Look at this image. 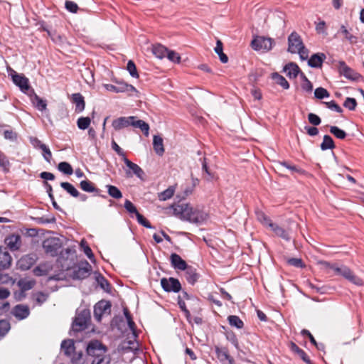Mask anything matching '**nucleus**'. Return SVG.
Masks as SVG:
<instances>
[{
    "label": "nucleus",
    "mask_w": 364,
    "mask_h": 364,
    "mask_svg": "<svg viewBox=\"0 0 364 364\" xmlns=\"http://www.w3.org/2000/svg\"><path fill=\"white\" fill-rule=\"evenodd\" d=\"M124 206L127 212L135 214L136 217L137 216V213H139L135 205L129 200H125Z\"/></svg>",
    "instance_id": "nucleus-61"
},
{
    "label": "nucleus",
    "mask_w": 364,
    "mask_h": 364,
    "mask_svg": "<svg viewBox=\"0 0 364 364\" xmlns=\"http://www.w3.org/2000/svg\"><path fill=\"white\" fill-rule=\"evenodd\" d=\"M338 65L340 74L343 75L346 78L353 81H358L361 77V75L358 73L348 66L344 61H339Z\"/></svg>",
    "instance_id": "nucleus-14"
},
{
    "label": "nucleus",
    "mask_w": 364,
    "mask_h": 364,
    "mask_svg": "<svg viewBox=\"0 0 364 364\" xmlns=\"http://www.w3.org/2000/svg\"><path fill=\"white\" fill-rule=\"evenodd\" d=\"M322 151L333 149L335 148V143L332 137L328 134L323 136V141L320 145Z\"/></svg>",
    "instance_id": "nucleus-38"
},
{
    "label": "nucleus",
    "mask_w": 364,
    "mask_h": 364,
    "mask_svg": "<svg viewBox=\"0 0 364 364\" xmlns=\"http://www.w3.org/2000/svg\"><path fill=\"white\" fill-rule=\"evenodd\" d=\"M132 127L139 128L146 136H149V125L144 120L138 119L137 117L134 116Z\"/></svg>",
    "instance_id": "nucleus-33"
},
{
    "label": "nucleus",
    "mask_w": 364,
    "mask_h": 364,
    "mask_svg": "<svg viewBox=\"0 0 364 364\" xmlns=\"http://www.w3.org/2000/svg\"><path fill=\"white\" fill-rule=\"evenodd\" d=\"M32 100H33V103L35 107L38 110H39L41 112H43V111L46 110V109H47V102H46V100L41 98L36 94H34V97H33V99Z\"/></svg>",
    "instance_id": "nucleus-39"
},
{
    "label": "nucleus",
    "mask_w": 364,
    "mask_h": 364,
    "mask_svg": "<svg viewBox=\"0 0 364 364\" xmlns=\"http://www.w3.org/2000/svg\"><path fill=\"white\" fill-rule=\"evenodd\" d=\"M174 191V187L169 186L167 189L159 193V199L160 200H166L173 196Z\"/></svg>",
    "instance_id": "nucleus-49"
},
{
    "label": "nucleus",
    "mask_w": 364,
    "mask_h": 364,
    "mask_svg": "<svg viewBox=\"0 0 364 364\" xmlns=\"http://www.w3.org/2000/svg\"><path fill=\"white\" fill-rule=\"evenodd\" d=\"M61 350L68 358H71L75 350V341L73 339H65L60 345Z\"/></svg>",
    "instance_id": "nucleus-25"
},
{
    "label": "nucleus",
    "mask_w": 364,
    "mask_h": 364,
    "mask_svg": "<svg viewBox=\"0 0 364 364\" xmlns=\"http://www.w3.org/2000/svg\"><path fill=\"white\" fill-rule=\"evenodd\" d=\"M134 116L120 117L112 121V126L114 130L119 131L133 125Z\"/></svg>",
    "instance_id": "nucleus-18"
},
{
    "label": "nucleus",
    "mask_w": 364,
    "mask_h": 364,
    "mask_svg": "<svg viewBox=\"0 0 364 364\" xmlns=\"http://www.w3.org/2000/svg\"><path fill=\"white\" fill-rule=\"evenodd\" d=\"M274 40L269 37L257 36L251 42V46L255 50H264L269 51L274 46Z\"/></svg>",
    "instance_id": "nucleus-8"
},
{
    "label": "nucleus",
    "mask_w": 364,
    "mask_h": 364,
    "mask_svg": "<svg viewBox=\"0 0 364 364\" xmlns=\"http://www.w3.org/2000/svg\"><path fill=\"white\" fill-rule=\"evenodd\" d=\"M272 78L275 81L277 85H279L283 89L288 90L289 88V83L284 77L279 75L278 73H273Z\"/></svg>",
    "instance_id": "nucleus-36"
},
{
    "label": "nucleus",
    "mask_w": 364,
    "mask_h": 364,
    "mask_svg": "<svg viewBox=\"0 0 364 364\" xmlns=\"http://www.w3.org/2000/svg\"><path fill=\"white\" fill-rule=\"evenodd\" d=\"M324 264L326 267L332 269L336 275L343 277L352 284L359 287L364 285L363 280L356 276L348 267L346 265H341L339 267L336 264H331L328 262H325Z\"/></svg>",
    "instance_id": "nucleus-2"
},
{
    "label": "nucleus",
    "mask_w": 364,
    "mask_h": 364,
    "mask_svg": "<svg viewBox=\"0 0 364 364\" xmlns=\"http://www.w3.org/2000/svg\"><path fill=\"white\" fill-rule=\"evenodd\" d=\"M92 267L86 260L81 262L73 271V279H84L88 277L91 273Z\"/></svg>",
    "instance_id": "nucleus-10"
},
{
    "label": "nucleus",
    "mask_w": 364,
    "mask_h": 364,
    "mask_svg": "<svg viewBox=\"0 0 364 364\" xmlns=\"http://www.w3.org/2000/svg\"><path fill=\"white\" fill-rule=\"evenodd\" d=\"M330 132L339 139H344L347 136V134L344 130L336 126H331Z\"/></svg>",
    "instance_id": "nucleus-50"
},
{
    "label": "nucleus",
    "mask_w": 364,
    "mask_h": 364,
    "mask_svg": "<svg viewBox=\"0 0 364 364\" xmlns=\"http://www.w3.org/2000/svg\"><path fill=\"white\" fill-rule=\"evenodd\" d=\"M80 186L81 189L87 193H95L96 196H100L103 198H106L107 196L105 195H101V191L97 188H95L93 183L89 180H83L80 183Z\"/></svg>",
    "instance_id": "nucleus-26"
},
{
    "label": "nucleus",
    "mask_w": 364,
    "mask_h": 364,
    "mask_svg": "<svg viewBox=\"0 0 364 364\" xmlns=\"http://www.w3.org/2000/svg\"><path fill=\"white\" fill-rule=\"evenodd\" d=\"M198 265L197 264H188L183 260V277L187 282L193 286L200 277V274L198 270Z\"/></svg>",
    "instance_id": "nucleus-5"
},
{
    "label": "nucleus",
    "mask_w": 364,
    "mask_h": 364,
    "mask_svg": "<svg viewBox=\"0 0 364 364\" xmlns=\"http://www.w3.org/2000/svg\"><path fill=\"white\" fill-rule=\"evenodd\" d=\"M283 70L286 73L287 76L290 79L296 78L298 75H300V73H302L298 65L293 62L286 64Z\"/></svg>",
    "instance_id": "nucleus-24"
},
{
    "label": "nucleus",
    "mask_w": 364,
    "mask_h": 364,
    "mask_svg": "<svg viewBox=\"0 0 364 364\" xmlns=\"http://www.w3.org/2000/svg\"><path fill=\"white\" fill-rule=\"evenodd\" d=\"M326 58V55L323 53H314L309 59L308 65L314 68H320Z\"/></svg>",
    "instance_id": "nucleus-23"
},
{
    "label": "nucleus",
    "mask_w": 364,
    "mask_h": 364,
    "mask_svg": "<svg viewBox=\"0 0 364 364\" xmlns=\"http://www.w3.org/2000/svg\"><path fill=\"white\" fill-rule=\"evenodd\" d=\"M111 303L109 301L101 300L94 306V316L97 321H100L104 314L107 310L110 311Z\"/></svg>",
    "instance_id": "nucleus-17"
},
{
    "label": "nucleus",
    "mask_w": 364,
    "mask_h": 364,
    "mask_svg": "<svg viewBox=\"0 0 364 364\" xmlns=\"http://www.w3.org/2000/svg\"><path fill=\"white\" fill-rule=\"evenodd\" d=\"M171 265L177 269L182 270V258L176 253H172L170 257Z\"/></svg>",
    "instance_id": "nucleus-46"
},
{
    "label": "nucleus",
    "mask_w": 364,
    "mask_h": 364,
    "mask_svg": "<svg viewBox=\"0 0 364 364\" xmlns=\"http://www.w3.org/2000/svg\"><path fill=\"white\" fill-rule=\"evenodd\" d=\"M107 193L109 196L114 199H120L122 198V191L115 186L107 185Z\"/></svg>",
    "instance_id": "nucleus-42"
},
{
    "label": "nucleus",
    "mask_w": 364,
    "mask_h": 364,
    "mask_svg": "<svg viewBox=\"0 0 364 364\" xmlns=\"http://www.w3.org/2000/svg\"><path fill=\"white\" fill-rule=\"evenodd\" d=\"M48 294L39 291L35 294V299L38 305L41 306L48 299Z\"/></svg>",
    "instance_id": "nucleus-59"
},
{
    "label": "nucleus",
    "mask_w": 364,
    "mask_h": 364,
    "mask_svg": "<svg viewBox=\"0 0 364 364\" xmlns=\"http://www.w3.org/2000/svg\"><path fill=\"white\" fill-rule=\"evenodd\" d=\"M65 9L70 13L75 14L78 10V6L76 3L72 1H66L65 3Z\"/></svg>",
    "instance_id": "nucleus-63"
},
{
    "label": "nucleus",
    "mask_w": 364,
    "mask_h": 364,
    "mask_svg": "<svg viewBox=\"0 0 364 364\" xmlns=\"http://www.w3.org/2000/svg\"><path fill=\"white\" fill-rule=\"evenodd\" d=\"M338 32L341 33L350 44H356L358 42V38L351 34L344 25L341 26Z\"/></svg>",
    "instance_id": "nucleus-32"
},
{
    "label": "nucleus",
    "mask_w": 364,
    "mask_h": 364,
    "mask_svg": "<svg viewBox=\"0 0 364 364\" xmlns=\"http://www.w3.org/2000/svg\"><path fill=\"white\" fill-rule=\"evenodd\" d=\"M95 279L102 289L106 292H110V284L104 276L100 273H96Z\"/></svg>",
    "instance_id": "nucleus-34"
},
{
    "label": "nucleus",
    "mask_w": 364,
    "mask_h": 364,
    "mask_svg": "<svg viewBox=\"0 0 364 364\" xmlns=\"http://www.w3.org/2000/svg\"><path fill=\"white\" fill-rule=\"evenodd\" d=\"M127 70H128V72L129 73L130 75L132 77H135V78L139 77V74H138V72L136 70V67L134 63L132 60L128 61L127 65Z\"/></svg>",
    "instance_id": "nucleus-56"
},
{
    "label": "nucleus",
    "mask_w": 364,
    "mask_h": 364,
    "mask_svg": "<svg viewBox=\"0 0 364 364\" xmlns=\"http://www.w3.org/2000/svg\"><path fill=\"white\" fill-rule=\"evenodd\" d=\"M80 248L83 250L84 253L86 255V256L92 261V262H94L95 261V256H94V254L92 253V251L91 250V248L89 247V245H87V242L85 241L84 240H82L81 242H80Z\"/></svg>",
    "instance_id": "nucleus-48"
},
{
    "label": "nucleus",
    "mask_w": 364,
    "mask_h": 364,
    "mask_svg": "<svg viewBox=\"0 0 364 364\" xmlns=\"http://www.w3.org/2000/svg\"><path fill=\"white\" fill-rule=\"evenodd\" d=\"M58 169L64 174L71 175L73 173L72 166L66 161L60 162L58 165Z\"/></svg>",
    "instance_id": "nucleus-45"
},
{
    "label": "nucleus",
    "mask_w": 364,
    "mask_h": 364,
    "mask_svg": "<svg viewBox=\"0 0 364 364\" xmlns=\"http://www.w3.org/2000/svg\"><path fill=\"white\" fill-rule=\"evenodd\" d=\"M269 228L277 236L284 239L286 241H290L291 237L289 233L282 227L276 223H271L269 224Z\"/></svg>",
    "instance_id": "nucleus-29"
},
{
    "label": "nucleus",
    "mask_w": 364,
    "mask_h": 364,
    "mask_svg": "<svg viewBox=\"0 0 364 364\" xmlns=\"http://www.w3.org/2000/svg\"><path fill=\"white\" fill-rule=\"evenodd\" d=\"M60 186L73 197L76 198L80 196V193L75 187L68 182H61Z\"/></svg>",
    "instance_id": "nucleus-40"
},
{
    "label": "nucleus",
    "mask_w": 364,
    "mask_h": 364,
    "mask_svg": "<svg viewBox=\"0 0 364 364\" xmlns=\"http://www.w3.org/2000/svg\"><path fill=\"white\" fill-rule=\"evenodd\" d=\"M343 106L350 111L355 109L357 106V101L355 98L347 97L343 102Z\"/></svg>",
    "instance_id": "nucleus-57"
},
{
    "label": "nucleus",
    "mask_w": 364,
    "mask_h": 364,
    "mask_svg": "<svg viewBox=\"0 0 364 364\" xmlns=\"http://www.w3.org/2000/svg\"><path fill=\"white\" fill-rule=\"evenodd\" d=\"M4 242L11 251H16L21 245V237L18 234H11L6 237Z\"/></svg>",
    "instance_id": "nucleus-20"
},
{
    "label": "nucleus",
    "mask_w": 364,
    "mask_h": 364,
    "mask_svg": "<svg viewBox=\"0 0 364 364\" xmlns=\"http://www.w3.org/2000/svg\"><path fill=\"white\" fill-rule=\"evenodd\" d=\"M12 257L6 247H0V271L10 268Z\"/></svg>",
    "instance_id": "nucleus-21"
},
{
    "label": "nucleus",
    "mask_w": 364,
    "mask_h": 364,
    "mask_svg": "<svg viewBox=\"0 0 364 364\" xmlns=\"http://www.w3.org/2000/svg\"><path fill=\"white\" fill-rule=\"evenodd\" d=\"M153 148L156 154L162 156L164 153L163 139L159 135H154L153 138Z\"/></svg>",
    "instance_id": "nucleus-30"
},
{
    "label": "nucleus",
    "mask_w": 364,
    "mask_h": 364,
    "mask_svg": "<svg viewBox=\"0 0 364 364\" xmlns=\"http://www.w3.org/2000/svg\"><path fill=\"white\" fill-rule=\"evenodd\" d=\"M330 95L328 90L323 87H318L314 91V96L318 100H322L325 97H328Z\"/></svg>",
    "instance_id": "nucleus-54"
},
{
    "label": "nucleus",
    "mask_w": 364,
    "mask_h": 364,
    "mask_svg": "<svg viewBox=\"0 0 364 364\" xmlns=\"http://www.w3.org/2000/svg\"><path fill=\"white\" fill-rule=\"evenodd\" d=\"M279 164L287 169H289L291 173H299L303 175L305 173V171L301 168L293 164L291 162L289 161H282L278 162Z\"/></svg>",
    "instance_id": "nucleus-31"
},
{
    "label": "nucleus",
    "mask_w": 364,
    "mask_h": 364,
    "mask_svg": "<svg viewBox=\"0 0 364 364\" xmlns=\"http://www.w3.org/2000/svg\"><path fill=\"white\" fill-rule=\"evenodd\" d=\"M37 259L38 257L36 254H28L21 257V259L17 262V265L21 270H28L35 264Z\"/></svg>",
    "instance_id": "nucleus-16"
},
{
    "label": "nucleus",
    "mask_w": 364,
    "mask_h": 364,
    "mask_svg": "<svg viewBox=\"0 0 364 364\" xmlns=\"http://www.w3.org/2000/svg\"><path fill=\"white\" fill-rule=\"evenodd\" d=\"M35 284L36 282L34 280L20 279L18 282V286L20 287L22 294L31 289Z\"/></svg>",
    "instance_id": "nucleus-41"
},
{
    "label": "nucleus",
    "mask_w": 364,
    "mask_h": 364,
    "mask_svg": "<svg viewBox=\"0 0 364 364\" xmlns=\"http://www.w3.org/2000/svg\"><path fill=\"white\" fill-rule=\"evenodd\" d=\"M114 82L115 85L105 84V88L107 91L113 92L115 93L127 92L130 95H132V92H138L137 90L133 85L128 84L124 81L115 80Z\"/></svg>",
    "instance_id": "nucleus-7"
},
{
    "label": "nucleus",
    "mask_w": 364,
    "mask_h": 364,
    "mask_svg": "<svg viewBox=\"0 0 364 364\" xmlns=\"http://www.w3.org/2000/svg\"><path fill=\"white\" fill-rule=\"evenodd\" d=\"M287 264L289 265L298 267V268H304L305 267V264L301 258H289L287 259Z\"/></svg>",
    "instance_id": "nucleus-58"
},
{
    "label": "nucleus",
    "mask_w": 364,
    "mask_h": 364,
    "mask_svg": "<svg viewBox=\"0 0 364 364\" xmlns=\"http://www.w3.org/2000/svg\"><path fill=\"white\" fill-rule=\"evenodd\" d=\"M186 187L183 190V200L185 196H188L193 194L195 188L199 184V180L197 178L193 177L191 173V178L186 179Z\"/></svg>",
    "instance_id": "nucleus-28"
},
{
    "label": "nucleus",
    "mask_w": 364,
    "mask_h": 364,
    "mask_svg": "<svg viewBox=\"0 0 364 364\" xmlns=\"http://www.w3.org/2000/svg\"><path fill=\"white\" fill-rule=\"evenodd\" d=\"M301 79V87L303 91L311 93L313 90V85L304 73H300Z\"/></svg>",
    "instance_id": "nucleus-37"
},
{
    "label": "nucleus",
    "mask_w": 364,
    "mask_h": 364,
    "mask_svg": "<svg viewBox=\"0 0 364 364\" xmlns=\"http://www.w3.org/2000/svg\"><path fill=\"white\" fill-rule=\"evenodd\" d=\"M183 299L188 301L187 303L183 301V313L189 323L192 324V314H199L201 311L200 300L194 296H191L187 292L183 291Z\"/></svg>",
    "instance_id": "nucleus-3"
},
{
    "label": "nucleus",
    "mask_w": 364,
    "mask_h": 364,
    "mask_svg": "<svg viewBox=\"0 0 364 364\" xmlns=\"http://www.w3.org/2000/svg\"><path fill=\"white\" fill-rule=\"evenodd\" d=\"M106 347L100 341L93 340L88 343L86 352L88 355L94 357L103 355L106 352Z\"/></svg>",
    "instance_id": "nucleus-11"
},
{
    "label": "nucleus",
    "mask_w": 364,
    "mask_h": 364,
    "mask_svg": "<svg viewBox=\"0 0 364 364\" xmlns=\"http://www.w3.org/2000/svg\"><path fill=\"white\" fill-rule=\"evenodd\" d=\"M200 160L201 161L203 172L207 174V176H208V179H212L213 178V173L210 171V169L207 162V159L205 157H203Z\"/></svg>",
    "instance_id": "nucleus-55"
},
{
    "label": "nucleus",
    "mask_w": 364,
    "mask_h": 364,
    "mask_svg": "<svg viewBox=\"0 0 364 364\" xmlns=\"http://www.w3.org/2000/svg\"><path fill=\"white\" fill-rule=\"evenodd\" d=\"M11 313L18 320H23L30 315V309L27 305L17 304L14 307Z\"/></svg>",
    "instance_id": "nucleus-22"
},
{
    "label": "nucleus",
    "mask_w": 364,
    "mask_h": 364,
    "mask_svg": "<svg viewBox=\"0 0 364 364\" xmlns=\"http://www.w3.org/2000/svg\"><path fill=\"white\" fill-rule=\"evenodd\" d=\"M303 41L300 35L296 31H293L288 37V52L296 53L299 48H303Z\"/></svg>",
    "instance_id": "nucleus-12"
},
{
    "label": "nucleus",
    "mask_w": 364,
    "mask_h": 364,
    "mask_svg": "<svg viewBox=\"0 0 364 364\" xmlns=\"http://www.w3.org/2000/svg\"><path fill=\"white\" fill-rule=\"evenodd\" d=\"M3 135L5 139L9 140L11 142H16L18 139V134L13 129H6L3 132Z\"/></svg>",
    "instance_id": "nucleus-52"
},
{
    "label": "nucleus",
    "mask_w": 364,
    "mask_h": 364,
    "mask_svg": "<svg viewBox=\"0 0 364 364\" xmlns=\"http://www.w3.org/2000/svg\"><path fill=\"white\" fill-rule=\"evenodd\" d=\"M0 167L5 173H8L10 170L11 164L4 154H0Z\"/></svg>",
    "instance_id": "nucleus-51"
},
{
    "label": "nucleus",
    "mask_w": 364,
    "mask_h": 364,
    "mask_svg": "<svg viewBox=\"0 0 364 364\" xmlns=\"http://www.w3.org/2000/svg\"><path fill=\"white\" fill-rule=\"evenodd\" d=\"M9 75L11 77L13 82L18 86L21 92L27 93L31 89L28 79L22 74L17 73L11 68L8 69Z\"/></svg>",
    "instance_id": "nucleus-9"
},
{
    "label": "nucleus",
    "mask_w": 364,
    "mask_h": 364,
    "mask_svg": "<svg viewBox=\"0 0 364 364\" xmlns=\"http://www.w3.org/2000/svg\"><path fill=\"white\" fill-rule=\"evenodd\" d=\"M11 325L8 320H0V337L4 336L10 330Z\"/></svg>",
    "instance_id": "nucleus-53"
},
{
    "label": "nucleus",
    "mask_w": 364,
    "mask_h": 364,
    "mask_svg": "<svg viewBox=\"0 0 364 364\" xmlns=\"http://www.w3.org/2000/svg\"><path fill=\"white\" fill-rule=\"evenodd\" d=\"M308 120L309 123L313 124L314 126H318L321 122V118L314 113H309L308 114Z\"/></svg>",
    "instance_id": "nucleus-64"
},
{
    "label": "nucleus",
    "mask_w": 364,
    "mask_h": 364,
    "mask_svg": "<svg viewBox=\"0 0 364 364\" xmlns=\"http://www.w3.org/2000/svg\"><path fill=\"white\" fill-rule=\"evenodd\" d=\"M215 51L219 55L220 60L223 63H228V57L223 53V43L220 41H217Z\"/></svg>",
    "instance_id": "nucleus-44"
},
{
    "label": "nucleus",
    "mask_w": 364,
    "mask_h": 364,
    "mask_svg": "<svg viewBox=\"0 0 364 364\" xmlns=\"http://www.w3.org/2000/svg\"><path fill=\"white\" fill-rule=\"evenodd\" d=\"M325 105L330 109L334 110L338 113H342V108L334 101L324 102Z\"/></svg>",
    "instance_id": "nucleus-62"
},
{
    "label": "nucleus",
    "mask_w": 364,
    "mask_h": 364,
    "mask_svg": "<svg viewBox=\"0 0 364 364\" xmlns=\"http://www.w3.org/2000/svg\"><path fill=\"white\" fill-rule=\"evenodd\" d=\"M215 352L218 359L222 363V364L234 363V359L229 354V351L227 348L215 346Z\"/></svg>",
    "instance_id": "nucleus-19"
},
{
    "label": "nucleus",
    "mask_w": 364,
    "mask_h": 364,
    "mask_svg": "<svg viewBox=\"0 0 364 364\" xmlns=\"http://www.w3.org/2000/svg\"><path fill=\"white\" fill-rule=\"evenodd\" d=\"M208 218V214L198 206L190 203L183 204V220L196 225H201Z\"/></svg>",
    "instance_id": "nucleus-1"
},
{
    "label": "nucleus",
    "mask_w": 364,
    "mask_h": 364,
    "mask_svg": "<svg viewBox=\"0 0 364 364\" xmlns=\"http://www.w3.org/2000/svg\"><path fill=\"white\" fill-rule=\"evenodd\" d=\"M72 100L75 105V112L81 113L85 107L84 97L80 93H74L72 95Z\"/></svg>",
    "instance_id": "nucleus-27"
},
{
    "label": "nucleus",
    "mask_w": 364,
    "mask_h": 364,
    "mask_svg": "<svg viewBox=\"0 0 364 364\" xmlns=\"http://www.w3.org/2000/svg\"><path fill=\"white\" fill-rule=\"evenodd\" d=\"M91 123V119L89 117H80L77 120V126L81 130L87 129Z\"/></svg>",
    "instance_id": "nucleus-47"
},
{
    "label": "nucleus",
    "mask_w": 364,
    "mask_h": 364,
    "mask_svg": "<svg viewBox=\"0 0 364 364\" xmlns=\"http://www.w3.org/2000/svg\"><path fill=\"white\" fill-rule=\"evenodd\" d=\"M228 321L231 326H234L238 329L244 327V323L238 316L230 315L228 317Z\"/></svg>",
    "instance_id": "nucleus-43"
},
{
    "label": "nucleus",
    "mask_w": 364,
    "mask_h": 364,
    "mask_svg": "<svg viewBox=\"0 0 364 364\" xmlns=\"http://www.w3.org/2000/svg\"><path fill=\"white\" fill-rule=\"evenodd\" d=\"M90 319V312L87 309H83L77 313L75 320L72 324L73 331H81L85 330L87 326V322Z\"/></svg>",
    "instance_id": "nucleus-6"
},
{
    "label": "nucleus",
    "mask_w": 364,
    "mask_h": 364,
    "mask_svg": "<svg viewBox=\"0 0 364 364\" xmlns=\"http://www.w3.org/2000/svg\"><path fill=\"white\" fill-rule=\"evenodd\" d=\"M168 50L165 46L161 44L154 45L152 48L153 54L160 59L166 57Z\"/></svg>",
    "instance_id": "nucleus-35"
},
{
    "label": "nucleus",
    "mask_w": 364,
    "mask_h": 364,
    "mask_svg": "<svg viewBox=\"0 0 364 364\" xmlns=\"http://www.w3.org/2000/svg\"><path fill=\"white\" fill-rule=\"evenodd\" d=\"M136 220L137 222L144 227L149 229L154 228V227L151 225L149 221L146 218H144V215H142L141 214L137 213Z\"/></svg>",
    "instance_id": "nucleus-60"
},
{
    "label": "nucleus",
    "mask_w": 364,
    "mask_h": 364,
    "mask_svg": "<svg viewBox=\"0 0 364 364\" xmlns=\"http://www.w3.org/2000/svg\"><path fill=\"white\" fill-rule=\"evenodd\" d=\"M161 285L166 292L177 293L181 289V284L178 279L173 277L162 278Z\"/></svg>",
    "instance_id": "nucleus-13"
},
{
    "label": "nucleus",
    "mask_w": 364,
    "mask_h": 364,
    "mask_svg": "<svg viewBox=\"0 0 364 364\" xmlns=\"http://www.w3.org/2000/svg\"><path fill=\"white\" fill-rule=\"evenodd\" d=\"M123 161L129 168V170L126 171V175L127 177H132L133 175H135L140 179L143 178L144 172L140 166L129 160L127 157H124V159H123Z\"/></svg>",
    "instance_id": "nucleus-15"
},
{
    "label": "nucleus",
    "mask_w": 364,
    "mask_h": 364,
    "mask_svg": "<svg viewBox=\"0 0 364 364\" xmlns=\"http://www.w3.org/2000/svg\"><path fill=\"white\" fill-rule=\"evenodd\" d=\"M42 247L46 255L56 257L63 247L62 240L56 237H50L43 240Z\"/></svg>",
    "instance_id": "nucleus-4"
}]
</instances>
